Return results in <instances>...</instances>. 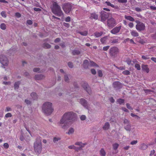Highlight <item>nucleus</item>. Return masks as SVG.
Wrapping results in <instances>:
<instances>
[{
  "label": "nucleus",
  "mask_w": 156,
  "mask_h": 156,
  "mask_svg": "<svg viewBox=\"0 0 156 156\" xmlns=\"http://www.w3.org/2000/svg\"><path fill=\"white\" fill-rule=\"evenodd\" d=\"M77 117L76 114L72 112H66L62 116L60 121L58 123V125L64 129L67 128V123L66 121L75 120Z\"/></svg>",
  "instance_id": "1"
},
{
  "label": "nucleus",
  "mask_w": 156,
  "mask_h": 156,
  "mask_svg": "<svg viewBox=\"0 0 156 156\" xmlns=\"http://www.w3.org/2000/svg\"><path fill=\"white\" fill-rule=\"evenodd\" d=\"M42 109L44 113L47 115H50L53 111L52 104L50 102L44 103L42 106Z\"/></svg>",
  "instance_id": "2"
},
{
  "label": "nucleus",
  "mask_w": 156,
  "mask_h": 156,
  "mask_svg": "<svg viewBox=\"0 0 156 156\" xmlns=\"http://www.w3.org/2000/svg\"><path fill=\"white\" fill-rule=\"evenodd\" d=\"M52 10L53 12L58 16H61L62 14L60 6L55 2L53 3Z\"/></svg>",
  "instance_id": "3"
},
{
  "label": "nucleus",
  "mask_w": 156,
  "mask_h": 156,
  "mask_svg": "<svg viewBox=\"0 0 156 156\" xmlns=\"http://www.w3.org/2000/svg\"><path fill=\"white\" fill-rule=\"evenodd\" d=\"M35 151L37 153L41 152L42 149V145L40 138H37L34 144Z\"/></svg>",
  "instance_id": "4"
},
{
  "label": "nucleus",
  "mask_w": 156,
  "mask_h": 156,
  "mask_svg": "<svg viewBox=\"0 0 156 156\" xmlns=\"http://www.w3.org/2000/svg\"><path fill=\"white\" fill-rule=\"evenodd\" d=\"M83 66L85 69L89 68L92 67L98 66L93 62L90 61L88 62L87 60L84 61Z\"/></svg>",
  "instance_id": "5"
},
{
  "label": "nucleus",
  "mask_w": 156,
  "mask_h": 156,
  "mask_svg": "<svg viewBox=\"0 0 156 156\" xmlns=\"http://www.w3.org/2000/svg\"><path fill=\"white\" fill-rule=\"evenodd\" d=\"M0 62L4 66H7L9 63L7 58L4 55H0Z\"/></svg>",
  "instance_id": "6"
},
{
  "label": "nucleus",
  "mask_w": 156,
  "mask_h": 156,
  "mask_svg": "<svg viewBox=\"0 0 156 156\" xmlns=\"http://www.w3.org/2000/svg\"><path fill=\"white\" fill-rule=\"evenodd\" d=\"M71 4L69 3H66L63 5V9L66 13H69L71 9Z\"/></svg>",
  "instance_id": "7"
},
{
  "label": "nucleus",
  "mask_w": 156,
  "mask_h": 156,
  "mask_svg": "<svg viewBox=\"0 0 156 156\" xmlns=\"http://www.w3.org/2000/svg\"><path fill=\"white\" fill-rule=\"evenodd\" d=\"M108 26L109 27H112L116 24L115 20L112 18L109 19L107 21Z\"/></svg>",
  "instance_id": "8"
},
{
  "label": "nucleus",
  "mask_w": 156,
  "mask_h": 156,
  "mask_svg": "<svg viewBox=\"0 0 156 156\" xmlns=\"http://www.w3.org/2000/svg\"><path fill=\"white\" fill-rule=\"evenodd\" d=\"M119 52L118 48L116 47H113L110 48L109 51L110 54L112 56H115Z\"/></svg>",
  "instance_id": "9"
},
{
  "label": "nucleus",
  "mask_w": 156,
  "mask_h": 156,
  "mask_svg": "<svg viewBox=\"0 0 156 156\" xmlns=\"http://www.w3.org/2000/svg\"><path fill=\"white\" fill-rule=\"evenodd\" d=\"M145 26L142 23L139 22L136 26V29L139 31L144 30L145 29Z\"/></svg>",
  "instance_id": "10"
},
{
  "label": "nucleus",
  "mask_w": 156,
  "mask_h": 156,
  "mask_svg": "<svg viewBox=\"0 0 156 156\" xmlns=\"http://www.w3.org/2000/svg\"><path fill=\"white\" fill-rule=\"evenodd\" d=\"M109 13H107L105 11H102L101 12V20L102 22H104L107 18V15L109 14Z\"/></svg>",
  "instance_id": "11"
},
{
  "label": "nucleus",
  "mask_w": 156,
  "mask_h": 156,
  "mask_svg": "<svg viewBox=\"0 0 156 156\" xmlns=\"http://www.w3.org/2000/svg\"><path fill=\"white\" fill-rule=\"evenodd\" d=\"M121 28V26L116 27L111 30V32L112 34H116L119 31Z\"/></svg>",
  "instance_id": "12"
},
{
  "label": "nucleus",
  "mask_w": 156,
  "mask_h": 156,
  "mask_svg": "<svg viewBox=\"0 0 156 156\" xmlns=\"http://www.w3.org/2000/svg\"><path fill=\"white\" fill-rule=\"evenodd\" d=\"M80 103L84 107L87 108V103L86 101L83 99H81L80 101Z\"/></svg>",
  "instance_id": "13"
},
{
  "label": "nucleus",
  "mask_w": 156,
  "mask_h": 156,
  "mask_svg": "<svg viewBox=\"0 0 156 156\" xmlns=\"http://www.w3.org/2000/svg\"><path fill=\"white\" fill-rule=\"evenodd\" d=\"M83 87L86 90L87 93L90 94L91 93V90L88 84L87 83H85V85L83 86Z\"/></svg>",
  "instance_id": "14"
},
{
  "label": "nucleus",
  "mask_w": 156,
  "mask_h": 156,
  "mask_svg": "<svg viewBox=\"0 0 156 156\" xmlns=\"http://www.w3.org/2000/svg\"><path fill=\"white\" fill-rule=\"evenodd\" d=\"M142 69L148 73L149 72V69L146 65H143L142 66Z\"/></svg>",
  "instance_id": "15"
},
{
  "label": "nucleus",
  "mask_w": 156,
  "mask_h": 156,
  "mask_svg": "<svg viewBox=\"0 0 156 156\" xmlns=\"http://www.w3.org/2000/svg\"><path fill=\"white\" fill-rule=\"evenodd\" d=\"M74 132V129L72 128H70L68 131V132L67 133V134L69 135L72 134H73Z\"/></svg>",
  "instance_id": "16"
},
{
  "label": "nucleus",
  "mask_w": 156,
  "mask_h": 156,
  "mask_svg": "<svg viewBox=\"0 0 156 156\" xmlns=\"http://www.w3.org/2000/svg\"><path fill=\"white\" fill-rule=\"evenodd\" d=\"M44 77V76L41 74L36 75L35 76V79L36 80H40L43 79Z\"/></svg>",
  "instance_id": "17"
},
{
  "label": "nucleus",
  "mask_w": 156,
  "mask_h": 156,
  "mask_svg": "<svg viewBox=\"0 0 156 156\" xmlns=\"http://www.w3.org/2000/svg\"><path fill=\"white\" fill-rule=\"evenodd\" d=\"M130 33L131 35L133 37H136L138 36V33L135 30H131Z\"/></svg>",
  "instance_id": "18"
},
{
  "label": "nucleus",
  "mask_w": 156,
  "mask_h": 156,
  "mask_svg": "<svg viewBox=\"0 0 156 156\" xmlns=\"http://www.w3.org/2000/svg\"><path fill=\"white\" fill-rule=\"evenodd\" d=\"M125 18L126 20H129L130 21H134V18L130 16L125 15Z\"/></svg>",
  "instance_id": "19"
},
{
  "label": "nucleus",
  "mask_w": 156,
  "mask_h": 156,
  "mask_svg": "<svg viewBox=\"0 0 156 156\" xmlns=\"http://www.w3.org/2000/svg\"><path fill=\"white\" fill-rule=\"evenodd\" d=\"M108 41V37L106 36L101 38V42L103 43H106Z\"/></svg>",
  "instance_id": "20"
},
{
  "label": "nucleus",
  "mask_w": 156,
  "mask_h": 156,
  "mask_svg": "<svg viewBox=\"0 0 156 156\" xmlns=\"http://www.w3.org/2000/svg\"><path fill=\"white\" fill-rule=\"evenodd\" d=\"M100 154L101 156H105L106 152L103 148H102L100 151Z\"/></svg>",
  "instance_id": "21"
},
{
  "label": "nucleus",
  "mask_w": 156,
  "mask_h": 156,
  "mask_svg": "<svg viewBox=\"0 0 156 156\" xmlns=\"http://www.w3.org/2000/svg\"><path fill=\"white\" fill-rule=\"evenodd\" d=\"M110 125L108 122H107L105 123L104 125L103 126V129L105 130L108 129Z\"/></svg>",
  "instance_id": "22"
},
{
  "label": "nucleus",
  "mask_w": 156,
  "mask_h": 156,
  "mask_svg": "<svg viewBox=\"0 0 156 156\" xmlns=\"http://www.w3.org/2000/svg\"><path fill=\"white\" fill-rule=\"evenodd\" d=\"M30 95L33 100H36L37 98V95L35 93L33 92L31 93Z\"/></svg>",
  "instance_id": "23"
},
{
  "label": "nucleus",
  "mask_w": 156,
  "mask_h": 156,
  "mask_svg": "<svg viewBox=\"0 0 156 156\" xmlns=\"http://www.w3.org/2000/svg\"><path fill=\"white\" fill-rule=\"evenodd\" d=\"M68 148L69 149H74L76 151H78V150L79 149V148L76 147L74 145L69 146H68Z\"/></svg>",
  "instance_id": "24"
},
{
  "label": "nucleus",
  "mask_w": 156,
  "mask_h": 156,
  "mask_svg": "<svg viewBox=\"0 0 156 156\" xmlns=\"http://www.w3.org/2000/svg\"><path fill=\"white\" fill-rule=\"evenodd\" d=\"M98 16L95 14L93 13L91 14L90 18L91 19H94L95 20H97L98 19Z\"/></svg>",
  "instance_id": "25"
},
{
  "label": "nucleus",
  "mask_w": 156,
  "mask_h": 156,
  "mask_svg": "<svg viewBox=\"0 0 156 156\" xmlns=\"http://www.w3.org/2000/svg\"><path fill=\"white\" fill-rule=\"evenodd\" d=\"M120 83L118 81L115 82L113 83V85L115 87H118L119 86Z\"/></svg>",
  "instance_id": "26"
},
{
  "label": "nucleus",
  "mask_w": 156,
  "mask_h": 156,
  "mask_svg": "<svg viewBox=\"0 0 156 156\" xmlns=\"http://www.w3.org/2000/svg\"><path fill=\"white\" fill-rule=\"evenodd\" d=\"M102 32H96L94 34V35L96 37H98L101 36L102 34Z\"/></svg>",
  "instance_id": "27"
},
{
  "label": "nucleus",
  "mask_w": 156,
  "mask_h": 156,
  "mask_svg": "<svg viewBox=\"0 0 156 156\" xmlns=\"http://www.w3.org/2000/svg\"><path fill=\"white\" fill-rule=\"evenodd\" d=\"M117 102L120 105H122L124 104V101L122 99H119L117 100Z\"/></svg>",
  "instance_id": "28"
},
{
  "label": "nucleus",
  "mask_w": 156,
  "mask_h": 156,
  "mask_svg": "<svg viewBox=\"0 0 156 156\" xmlns=\"http://www.w3.org/2000/svg\"><path fill=\"white\" fill-rule=\"evenodd\" d=\"M113 149L114 150H116L117 149L118 147L119 146V144L117 143H115L112 145Z\"/></svg>",
  "instance_id": "29"
},
{
  "label": "nucleus",
  "mask_w": 156,
  "mask_h": 156,
  "mask_svg": "<svg viewBox=\"0 0 156 156\" xmlns=\"http://www.w3.org/2000/svg\"><path fill=\"white\" fill-rule=\"evenodd\" d=\"M147 148V145L144 144H142L140 145V148L142 150H145Z\"/></svg>",
  "instance_id": "30"
},
{
  "label": "nucleus",
  "mask_w": 156,
  "mask_h": 156,
  "mask_svg": "<svg viewBox=\"0 0 156 156\" xmlns=\"http://www.w3.org/2000/svg\"><path fill=\"white\" fill-rule=\"evenodd\" d=\"M75 144L76 145H78L81 147H83L85 145L84 144H83L81 142H76L75 143Z\"/></svg>",
  "instance_id": "31"
},
{
  "label": "nucleus",
  "mask_w": 156,
  "mask_h": 156,
  "mask_svg": "<svg viewBox=\"0 0 156 156\" xmlns=\"http://www.w3.org/2000/svg\"><path fill=\"white\" fill-rule=\"evenodd\" d=\"M20 84V83L19 82H16L15 83L14 85V87L15 90L17 89L18 88Z\"/></svg>",
  "instance_id": "32"
},
{
  "label": "nucleus",
  "mask_w": 156,
  "mask_h": 156,
  "mask_svg": "<svg viewBox=\"0 0 156 156\" xmlns=\"http://www.w3.org/2000/svg\"><path fill=\"white\" fill-rule=\"evenodd\" d=\"M73 53L74 55H77L80 54V51L79 50H75L73 51Z\"/></svg>",
  "instance_id": "33"
},
{
  "label": "nucleus",
  "mask_w": 156,
  "mask_h": 156,
  "mask_svg": "<svg viewBox=\"0 0 156 156\" xmlns=\"http://www.w3.org/2000/svg\"><path fill=\"white\" fill-rule=\"evenodd\" d=\"M0 28L2 29L3 30H5L6 28V25L4 23H2L0 25Z\"/></svg>",
  "instance_id": "34"
},
{
  "label": "nucleus",
  "mask_w": 156,
  "mask_h": 156,
  "mask_svg": "<svg viewBox=\"0 0 156 156\" xmlns=\"http://www.w3.org/2000/svg\"><path fill=\"white\" fill-rule=\"evenodd\" d=\"M130 124H128L125 126V128L127 130H130Z\"/></svg>",
  "instance_id": "35"
},
{
  "label": "nucleus",
  "mask_w": 156,
  "mask_h": 156,
  "mask_svg": "<svg viewBox=\"0 0 156 156\" xmlns=\"http://www.w3.org/2000/svg\"><path fill=\"white\" fill-rule=\"evenodd\" d=\"M122 73L124 75H128L130 74V72L128 70H126L123 71Z\"/></svg>",
  "instance_id": "36"
},
{
  "label": "nucleus",
  "mask_w": 156,
  "mask_h": 156,
  "mask_svg": "<svg viewBox=\"0 0 156 156\" xmlns=\"http://www.w3.org/2000/svg\"><path fill=\"white\" fill-rule=\"evenodd\" d=\"M106 3L107 5L110 6L112 8H115V5H114L111 3L109 2H106Z\"/></svg>",
  "instance_id": "37"
},
{
  "label": "nucleus",
  "mask_w": 156,
  "mask_h": 156,
  "mask_svg": "<svg viewBox=\"0 0 156 156\" xmlns=\"http://www.w3.org/2000/svg\"><path fill=\"white\" fill-rule=\"evenodd\" d=\"M1 16L5 18L6 17L7 15L5 12L2 11V12H1Z\"/></svg>",
  "instance_id": "38"
},
{
  "label": "nucleus",
  "mask_w": 156,
  "mask_h": 156,
  "mask_svg": "<svg viewBox=\"0 0 156 156\" xmlns=\"http://www.w3.org/2000/svg\"><path fill=\"white\" fill-rule=\"evenodd\" d=\"M40 69L39 68H35L34 69L33 71L34 72H41V71H40Z\"/></svg>",
  "instance_id": "39"
},
{
  "label": "nucleus",
  "mask_w": 156,
  "mask_h": 156,
  "mask_svg": "<svg viewBox=\"0 0 156 156\" xmlns=\"http://www.w3.org/2000/svg\"><path fill=\"white\" fill-rule=\"evenodd\" d=\"M60 139V138L58 137H55L53 139V142L54 143H56Z\"/></svg>",
  "instance_id": "40"
},
{
  "label": "nucleus",
  "mask_w": 156,
  "mask_h": 156,
  "mask_svg": "<svg viewBox=\"0 0 156 156\" xmlns=\"http://www.w3.org/2000/svg\"><path fill=\"white\" fill-rule=\"evenodd\" d=\"M135 67L138 70H140V66L138 64H135Z\"/></svg>",
  "instance_id": "41"
},
{
  "label": "nucleus",
  "mask_w": 156,
  "mask_h": 156,
  "mask_svg": "<svg viewBox=\"0 0 156 156\" xmlns=\"http://www.w3.org/2000/svg\"><path fill=\"white\" fill-rule=\"evenodd\" d=\"M12 116V115L11 113H8L5 115V118H7L11 117Z\"/></svg>",
  "instance_id": "42"
},
{
  "label": "nucleus",
  "mask_w": 156,
  "mask_h": 156,
  "mask_svg": "<svg viewBox=\"0 0 156 156\" xmlns=\"http://www.w3.org/2000/svg\"><path fill=\"white\" fill-rule=\"evenodd\" d=\"M80 33L82 35L86 36L87 34V31H85L83 32H80Z\"/></svg>",
  "instance_id": "43"
},
{
  "label": "nucleus",
  "mask_w": 156,
  "mask_h": 156,
  "mask_svg": "<svg viewBox=\"0 0 156 156\" xmlns=\"http://www.w3.org/2000/svg\"><path fill=\"white\" fill-rule=\"evenodd\" d=\"M124 123L125 124V125L129 124L128 120L126 119H125L124 120Z\"/></svg>",
  "instance_id": "44"
},
{
  "label": "nucleus",
  "mask_w": 156,
  "mask_h": 156,
  "mask_svg": "<svg viewBox=\"0 0 156 156\" xmlns=\"http://www.w3.org/2000/svg\"><path fill=\"white\" fill-rule=\"evenodd\" d=\"M109 47H110L109 46H107L104 47L103 48V50L104 51H106L109 48Z\"/></svg>",
  "instance_id": "45"
},
{
  "label": "nucleus",
  "mask_w": 156,
  "mask_h": 156,
  "mask_svg": "<svg viewBox=\"0 0 156 156\" xmlns=\"http://www.w3.org/2000/svg\"><path fill=\"white\" fill-rule=\"evenodd\" d=\"M145 92L147 94H152V93L151 92H152V91L149 90H144Z\"/></svg>",
  "instance_id": "46"
},
{
  "label": "nucleus",
  "mask_w": 156,
  "mask_h": 156,
  "mask_svg": "<svg viewBox=\"0 0 156 156\" xmlns=\"http://www.w3.org/2000/svg\"><path fill=\"white\" fill-rule=\"evenodd\" d=\"M98 76L100 77H102L103 76V74L102 73V72L101 70H100L98 71Z\"/></svg>",
  "instance_id": "47"
},
{
  "label": "nucleus",
  "mask_w": 156,
  "mask_h": 156,
  "mask_svg": "<svg viewBox=\"0 0 156 156\" xmlns=\"http://www.w3.org/2000/svg\"><path fill=\"white\" fill-rule=\"evenodd\" d=\"M80 119L82 120H84L86 119V116L85 115H82L80 117Z\"/></svg>",
  "instance_id": "48"
},
{
  "label": "nucleus",
  "mask_w": 156,
  "mask_h": 156,
  "mask_svg": "<svg viewBox=\"0 0 156 156\" xmlns=\"http://www.w3.org/2000/svg\"><path fill=\"white\" fill-rule=\"evenodd\" d=\"M137 140H133L131 142L130 144L133 145L136 144L137 143Z\"/></svg>",
  "instance_id": "49"
},
{
  "label": "nucleus",
  "mask_w": 156,
  "mask_h": 156,
  "mask_svg": "<svg viewBox=\"0 0 156 156\" xmlns=\"http://www.w3.org/2000/svg\"><path fill=\"white\" fill-rule=\"evenodd\" d=\"M3 146L5 148L7 149L9 148V145L7 143H5L4 144Z\"/></svg>",
  "instance_id": "50"
},
{
  "label": "nucleus",
  "mask_w": 156,
  "mask_h": 156,
  "mask_svg": "<svg viewBox=\"0 0 156 156\" xmlns=\"http://www.w3.org/2000/svg\"><path fill=\"white\" fill-rule=\"evenodd\" d=\"M11 111V108L9 107H7L5 109V112L10 111Z\"/></svg>",
  "instance_id": "51"
},
{
  "label": "nucleus",
  "mask_w": 156,
  "mask_h": 156,
  "mask_svg": "<svg viewBox=\"0 0 156 156\" xmlns=\"http://www.w3.org/2000/svg\"><path fill=\"white\" fill-rule=\"evenodd\" d=\"M126 107L127 108L131 110L133 109V108L130 106V104L128 103L126 104Z\"/></svg>",
  "instance_id": "52"
},
{
  "label": "nucleus",
  "mask_w": 156,
  "mask_h": 156,
  "mask_svg": "<svg viewBox=\"0 0 156 156\" xmlns=\"http://www.w3.org/2000/svg\"><path fill=\"white\" fill-rule=\"evenodd\" d=\"M142 58L145 60L149 58V57L147 56H142Z\"/></svg>",
  "instance_id": "53"
},
{
  "label": "nucleus",
  "mask_w": 156,
  "mask_h": 156,
  "mask_svg": "<svg viewBox=\"0 0 156 156\" xmlns=\"http://www.w3.org/2000/svg\"><path fill=\"white\" fill-rule=\"evenodd\" d=\"M91 73L94 75H95L96 74V71L95 69H91Z\"/></svg>",
  "instance_id": "54"
},
{
  "label": "nucleus",
  "mask_w": 156,
  "mask_h": 156,
  "mask_svg": "<svg viewBox=\"0 0 156 156\" xmlns=\"http://www.w3.org/2000/svg\"><path fill=\"white\" fill-rule=\"evenodd\" d=\"M118 1L119 2L122 3H125L127 2V0H118Z\"/></svg>",
  "instance_id": "55"
},
{
  "label": "nucleus",
  "mask_w": 156,
  "mask_h": 156,
  "mask_svg": "<svg viewBox=\"0 0 156 156\" xmlns=\"http://www.w3.org/2000/svg\"><path fill=\"white\" fill-rule=\"evenodd\" d=\"M27 23L29 25H31L32 24V22L30 20H28L27 21Z\"/></svg>",
  "instance_id": "56"
},
{
  "label": "nucleus",
  "mask_w": 156,
  "mask_h": 156,
  "mask_svg": "<svg viewBox=\"0 0 156 156\" xmlns=\"http://www.w3.org/2000/svg\"><path fill=\"white\" fill-rule=\"evenodd\" d=\"M44 47L46 48H50L51 47V45L48 44H45Z\"/></svg>",
  "instance_id": "57"
},
{
  "label": "nucleus",
  "mask_w": 156,
  "mask_h": 156,
  "mask_svg": "<svg viewBox=\"0 0 156 156\" xmlns=\"http://www.w3.org/2000/svg\"><path fill=\"white\" fill-rule=\"evenodd\" d=\"M68 65L69 66L70 68H72L73 66V63L71 62H69L68 63Z\"/></svg>",
  "instance_id": "58"
},
{
  "label": "nucleus",
  "mask_w": 156,
  "mask_h": 156,
  "mask_svg": "<svg viewBox=\"0 0 156 156\" xmlns=\"http://www.w3.org/2000/svg\"><path fill=\"white\" fill-rule=\"evenodd\" d=\"M128 25L130 28H132L133 27V24L132 23H130Z\"/></svg>",
  "instance_id": "59"
},
{
  "label": "nucleus",
  "mask_w": 156,
  "mask_h": 156,
  "mask_svg": "<svg viewBox=\"0 0 156 156\" xmlns=\"http://www.w3.org/2000/svg\"><path fill=\"white\" fill-rule=\"evenodd\" d=\"M25 102L27 105H30L31 103L30 101L27 99L25 100Z\"/></svg>",
  "instance_id": "60"
},
{
  "label": "nucleus",
  "mask_w": 156,
  "mask_h": 156,
  "mask_svg": "<svg viewBox=\"0 0 156 156\" xmlns=\"http://www.w3.org/2000/svg\"><path fill=\"white\" fill-rule=\"evenodd\" d=\"M126 62L129 65L130 64L131 62V61L129 59L126 60Z\"/></svg>",
  "instance_id": "61"
},
{
  "label": "nucleus",
  "mask_w": 156,
  "mask_h": 156,
  "mask_svg": "<svg viewBox=\"0 0 156 156\" xmlns=\"http://www.w3.org/2000/svg\"><path fill=\"white\" fill-rule=\"evenodd\" d=\"M15 15L16 17H17L18 18L20 17L21 16L20 14L18 12L16 13L15 14Z\"/></svg>",
  "instance_id": "62"
},
{
  "label": "nucleus",
  "mask_w": 156,
  "mask_h": 156,
  "mask_svg": "<svg viewBox=\"0 0 156 156\" xmlns=\"http://www.w3.org/2000/svg\"><path fill=\"white\" fill-rule=\"evenodd\" d=\"M70 20V18L69 17H67L65 20V21L67 22H69Z\"/></svg>",
  "instance_id": "63"
},
{
  "label": "nucleus",
  "mask_w": 156,
  "mask_h": 156,
  "mask_svg": "<svg viewBox=\"0 0 156 156\" xmlns=\"http://www.w3.org/2000/svg\"><path fill=\"white\" fill-rule=\"evenodd\" d=\"M150 8L151 9L156 10V7L154 6H151L150 7Z\"/></svg>",
  "instance_id": "64"
}]
</instances>
